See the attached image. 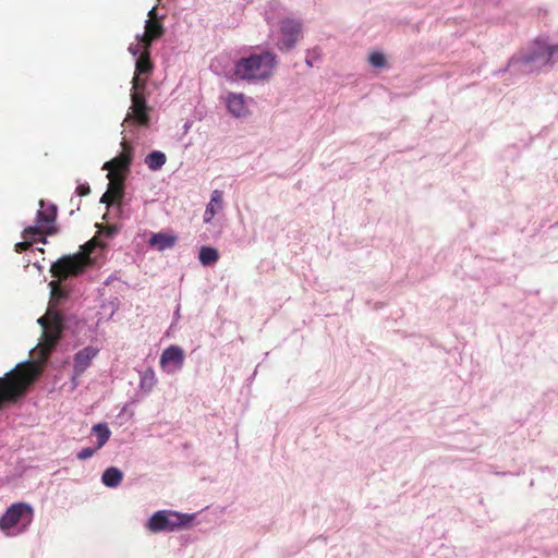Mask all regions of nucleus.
<instances>
[{"label":"nucleus","instance_id":"obj_1","mask_svg":"<svg viewBox=\"0 0 558 558\" xmlns=\"http://www.w3.org/2000/svg\"><path fill=\"white\" fill-rule=\"evenodd\" d=\"M116 231L117 229L113 226L105 227L98 231V235L82 245L78 253L60 257L50 267L52 277L58 278L59 280H64L68 277H75L83 274L86 268L93 264L90 254L94 250L96 247H106V244L99 239V236L105 235L107 238H111Z\"/></svg>","mask_w":558,"mask_h":558},{"label":"nucleus","instance_id":"obj_2","mask_svg":"<svg viewBox=\"0 0 558 558\" xmlns=\"http://www.w3.org/2000/svg\"><path fill=\"white\" fill-rule=\"evenodd\" d=\"M41 372V365L28 362L0 377V407L5 402H15L24 396L27 387Z\"/></svg>","mask_w":558,"mask_h":558},{"label":"nucleus","instance_id":"obj_3","mask_svg":"<svg viewBox=\"0 0 558 558\" xmlns=\"http://www.w3.org/2000/svg\"><path fill=\"white\" fill-rule=\"evenodd\" d=\"M38 324L43 327V336L40 343L34 350V354L38 359L36 363L44 368L45 363L61 338L63 320L59 314L48 313L38 318Z\"/></svg>","mask_w":558,"mask_h":558},{"label":"nucleus","instance_id":"obj_4","mask_svg":"<svg viewBox=\"0 0 558 558\" xmlns=\"http://www.w3.org/2000/svg\"><path fill=\"white\" fill-rule=\"evenodd\" d=\"M276 65V56L264 52L239 60L234 73L241 80H265L271 75Z\"/></svg>","mask_w":558,"mask_h":558},{"label":"nucleus","instance_id":"obj_5","mask_svg":"<svg viewBox=\"0 0 558 558\" xmlns=\"http://www.w3.org/2000/svg\"><path fill=\"white\" fill-rule=\"evenodd\" d=\"M132 89L133 93L131 95L132 105L130 107V111L126 114L123 124L133 120L135 123L148 126L149 124V114L148 107L143 95V90L146 86V78H140L138 76H134L132 80Z\"/></svg>","mask_w":558,"mask_h":558},{"label":"nucleus","instance_id":"obj_6","mask_svg":"<svg viewBox=\"0 0 558 558\" xmlns=\"http://www.w3.org/2000/svg\"><path fill=\"white\" fill-rule=\"evenodd\" d=\"M33 508L26 502L12 504L0 518V530L9 534L12 527L25 530L33 521Z\"/></svg>","mask_w":558,"mask_h":558},{"label":"nucleus","instance_id":"obj_7","mask_svg":"<svg viewBox=\"0 0 558 558\" xmlns=\"http://www.w3.org/2000/svg\"><path fill=\"white\" fill-rule=\"evenodd\" d=\"M192 515L182 514L174 511L160 510L150 517L146 526L153 533H158L161 531H174L185 526L192 520Z\"/></svg>","mask_w":558,"mask_h":558},{"label":"nucleus","instance_id":"obj_8","mask_svg":"<svg viewBox=\"0 0 558 558\" xmlns=\"http://www.w3.org/2000/svg\"><path fill=\"white\" fill-rule=\"evenodd\" d=\"M56 217L57 207L53 205L47 209L38 210L36 216V226L25 228L22 232V236L24 239H35V236H39L38 241L46 243L47 240L45 235L52 234L54 230L52 228H45V226L54 222Z\"/></svg>","mask_w":558,"mask_h":558},{"label":"nucleus","instance_id":"obj_9","mask_svg":"<svg viewBox=\"0 0 558 558\" xmlns=\"http://www.w3.org/2000/svg\"><path fill=\"white\" fill-rule=\"evenodd\" d=\"M122 151L119 156L104 163L102 169L108 170L107 177L124 178L129 172L133 159V147L123 138L121 142Z\"/></svg>","mask_w":558,"mask_h":558},{"label":"nucleus","instance_id":"obj_10","mask_svg":"<svg viewBox=\"0 0 558 558\" xmlns=\"http://www.w3.org/2000/svg\"><path fill=\"white\" fill-rule=\"evenodd\" d=\"M281 39L278 43L280 50H290L294 47L302 35V25L293 19H283L280 21Z\"/></svg>","mask_w":558,"mask_h":558},{"label":"nucleus","instance_id":"obj_11","mask_svg":"<svg viewBox=\"0 0 558 558\" xmlns=\"http://www.w3.org/2000/svg\"><path fill=\"white\" fill-rule=\"evenodd\" d=\"M98 352L99 350L97 348L87 345L74 354L72 376L73 383L86 372V369L90 366L92 361L97 356Z\"/></svg>","mask_w":558,"mask_h":558},{"label":"nucleus","instance_id":"obj_12","mask_svg":"<svg viewBox=\"0 0 558 558\" xmlns=\"http://www.w3.org/2000/svg\"><path fill=\"white\" fill-rule=\"evenodd\" d=\"M148 16L149 19L146 21L144 34L137 37L143 48H150L151 43L160 38L165 33L162 24L156 19V8L149 11Z\"/></svg>","mask_w":558,"mask_h":558},{"label":"nucleus","instance_id":"obj_13","mask_svg":"<svg viewBox=\"0 0 558 558\" xmlns=\"http://www.w3.org/2000/svg\"><path fill=\"white\" fill-rule=\"evenodd\" d=\"M109 184L107 191L100 198L102 204H107L108 206L112 204H120L124 196V178H112L108 177Z\"/></svg>","mask_w":558,"mask_h":558},{"label":"nucleus","instance_id":"obj_14","mask_svg":"<svg viewBox=\"0 0 558 558\" xmlns=\"http://www.w3.org/2000/svg\"><path fill=\"white\" fill-rule=\"evenodd\" d=\"M184 362V351L178 345H170L160 356V365L166 368L173 364L177 369L181 368Z\"/></svg>","mask_w":558,"mask_h":558},{"label":"nucleus","instance_id":"obj_15","mask_svg":"<svg viewBox=\"0 0 558 558\" xmlns=\"http://www.w3.org/2000/svg\"><path fill=\"white\" fill-rule=\"evenodd\" d=\"M178 236L174 233L157 232L153 233L148 244L159 252L171 248L177 244Z\"/></svg>","mask_w":558,"mask_h":558},{"label":"nucleus","instance_id":"obj_16","mask_svg":"<svg viewBox=\"0 0 558 558\" xmlns=\"http://www.w3.org/2000/svg\"><path fill=\"white\" fill-rule=\"evenodd\" d=\"M154 64L150 60V48H143L135 63V75H149L153 72Z\"/></svg>","mask_w":558,"mask_h":558},{"label":"nucleus","instance_id":"obj_17","mask_svg":"<svg viewBox=\"0 0 558 558\" xmlns=\"http://www.w3.org/2000/svg\"><path fill=\"white\" fill-rule=\"evenodd\" d=\"M227 107L230 113L238 118L245 116L247 112L242 94H230L227 98Z\"/></svg>","mask_w":558,"mask_h":558},{"label":"nucleus","instance_id":"obj_18","mask_svg":"<svg viewBox=\"0 0 558 558\" xmlns=\"http://www.w3.org/2000/svg\"><path fill=\"white\" fill-rule=\"evenodd\" d=\"M223 194L219 190H215L211 193L210 202L204 214V220L210 221L218 210L222 207Z\"/></svg>","mask_w":558,"mask_h":558},{"label":"nucleus","instance_id":"obj_19","mask_svg":"<svg viewBox=\"0 0 558 558\" xmlns=\"http://www.w3.org/2000/svg\"><path fill=\"white\" fill-rule=\"evenodd\" d=\"M123 480V473L114 466L108 468L104 473L101 481L107 487H118Z\"/></svg>","mask_w":558,"mask_h":558},{"label":"nucleus","instance_id":"obj_20","mask_svg":"<svg viewBox=\"0 0 558 558\" xmlns=\"http://www.w3.org/2000/svg\"><path fill=\"white\" fill-rule=\"evenodd\" d=\"M167 161L166 155L160 150H154L145 157V165L151 170H160Z\"/></svg>","mask_w":558,"mask_h":558},{"label":"nucleus","instance_id":"obj_21","mask_svg":"<svg viewBox=\"0 0 558 558\" xmlns=\"http://www.w3.org/2000/svg\"><path fill=\"white\" fill-rule=\"evenodd\" d=\"M198 258L203 266H211L218 262L219 252L211 246H202Z\"/></svg>","mask_w":558,"mask_h":558},{"label":"nucleus","instance_id":"obj_22","mask_svg":"<svg viewBox=\"0 0 558 558\" xmlns=\"http://www.w3.org/2000/svg\"><path fill=\"white\" fill-rule=\"evenodd\" d=\"M93 432L98 437L97 448L100 449L109 440L111 432L108 428L107 424H105V423H99V424L94 425Z\"/></svg>","mask_w":558,"mask_h":558},{"label":"nucleus","instance_id":"obj_23","mask_svg":"<svg viewBox=\"0 0 558 558\" xmlns=\"http://www.w3.org/2000/svg\"><path fill=\"white\" fill-rule=\"evenodd\" d=\"M50 290H51V299L53 301H59L61 299H64L66 296L65 291L61 288L59 281H51L49 283Z\"/></svg>","mask_w":558,"mask_h":558},{"label":"nucleus","instance_id":"obj_24","mask_svg":"<svg viewBox=\"0 0 558 558\" xmlns=\"http://www.w3.org/2000/svg\"><path fill=\"white\" fill-rule=\"evenodd\" d=\"M369 63L375 68H384L387 64L384 53L375 51L369 54Z\"/></svg>","mask_w":558,"mask_h":558},{"label":"nucleus","instance_id":"obj_25","mask_svg":"<svg viewBox=\"0 0 558 558\" xmlns=\"http://www.w3.org/2000/svg\"><path fill=\"white\" fill-rule=\"evenodd\" d=\"M39 236H35V239H24L23 242H19L15 244L14 250L16 253H22L24 251H27L32 245L34 241H37Z\"/></svg>","mask_w":558,"mask_h":558},{"label":"nucleus","instance_id":"obj_26","mask_svg":"<svg viewBox=\"0 0 558 558\" xmlns=\"http://www.w3.org/2000/svg\"><path fill=\"white\" fill-rule=\"evenodd\" d=\"M98 450V448H90V447H87V448H83L78 453H77V459L80 460H86L90 457H93L95 454V452Z\"/></svg>","mask_w":558,"mask_h":558},{"label":"nucleus","instance_id":"obj_27","mask_svg":"<svg viewBox=\"0 0 558 558\" xmlns=\"http://www.w3.org/2000/svg\"><path fill=\"white\" fill-rule=\"evenodd\" d=\"M76 193L77 195L80 196H87L89 193H90V187L88 184L84 183V184H80L77 185L76 187Z\"/></svg>","mask_w":558,"mask_h":558},{"label":"nucleus","instance_id":"obj_28","mask_svg":"<svg viewBox=\"0 0 558 558\" xmlns=\"http://www.w3.org/2000/svg\"><path fill=\"white\" fill-rule=\"evenodd\" d=\"M143 50V46H142V43L141 40L138 39V44L136 46H130L129 47V51L133 54V56H140L141 52Z\"/></svg>","mask_w":558,"mask_h":558},{"label":"nucleus","instance_id":"obj_29","mask_svg":"<svg viewBox=\"0 0 558 558\" xmlns=\"http://www.w3.org/2000/svg\"><path fill=\"white\" fill-rule=\"evenodd\" d=\"M548 59L550 60L556 52H558V45L557 46H548L546 48Z\"/></svg>","mask_w":558,"mask_h":558}]
</instances>
